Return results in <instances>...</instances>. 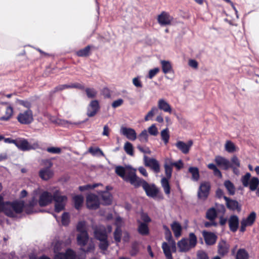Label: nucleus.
<instances>
[{"mask_svg": "<svg viewBox=\"0 0 259 259\" xmlns=\"http://www.w3.org/2000/svg\"><path fill=\"white\" fill-rule=\"evenodd\" d=\"M100 109L99 102L97 100L91 101L87 107V115L89 117L94 116Z\"/></svg>", "mask_w": 259, "mask_h": 259, "instance_id": "nucleus-8", "label": "nucleus"}, {"mask_svg": "<svg viewBox=\"0 0 259 259\" xmlns=\"http://www.w3.org/2000/svg\"><path fill=\"white\" fill-rule=\"evenodd\" d=\"M193 143V141L191 140H189L187 143H185L181 141H179L176 143V146L183 153L186 154L189 153Z\"/></svg>", "mask_w": 259, "mask_h": 259, "instance_id": "nucleus-15", "label": "nucleus"}, {"mask_svg": "<svg viewBox=\"0 0 259 259\" xmlns=\"http://www.w3.org/2000/svg\"><path fill=\"white\" fill-rule=\"evenodd\" d=\"M230 249V245L225 240H221L218 245V253L221 256L227 255Z\"/></svg>", "mask_w": 259, "mask_h": 259, "instance_id": "nucleus-12", "label": "nucleus"}, {"mask_svg": "<svg viewBox=\"0 0 259 259\" xmlns=\"http://www.w3.org/2000/svg\"><path fill=\"white\" fill-rule=\"evenodd\" d=\"M148 137L147 131L144 130L138 136L139 140L144 143H147L148 141Z\"/></svg>", "mask_w": 259, "mask_h": 259, "instance_id": "nucleus-46", "label": "nucleus"}, {"mask_svg": "<svg viewBox=\"0 0 259 259\" xmlns=\"http://www.w3.org/2000/svg\"><path fill=\"white\" fill-rule=\"evenodd\" d=\"M214 161L218 166L222 167L224 170L228 169L230 167H233L229 160L221 156H217L214 159Z\"/></svg>", "mask_w": 259, "mask_h": 259, "instance_id": "nucleus-19", "label": "nucleus"}, {"mask_svg": "<svg viewBox=\"0 0 259 259\" xmlns=\"http://www.w3.org/2000/svg\"><path fill=\"white\" fill-rule=\"evenodd\" d=\"M158 107L164 112L171 113V108L170 105L163 99H160L158 102Z\"/></svg>", "mask_w": 259, "mask_h": 259, "instance_id": "nucleus-26", "label": "nucleus"}, {"mask_svg": "<svg viewBox=\"0 0 259 259\" xmlns=\"http://www.w3.org/2000/svg\"><path fill=\"white\" fill-rule=\"evenodd\" d=\"M124 150L125 152L131 156H134V149L133 145L129 142H126L124 146Z\"/></svg>", "mask_w": 259, "mask_h": 259, "instance_id": "nucleus-51", "label": "nucleus"}, {"mask_svg": "<svg viewBox=\"0 0 259 259\" xmlns=\"http://www.w3.org/2000/svg\"><path fill=\"white\" fill-rule=\"evenodd\" d=\"M13 113V109L12 106H9L6 108L5 115L0 117V120L8 121L12 117Z\"/></svg>", "mask_w": 259, "mask_h": 259, "instance_id": "nucleus-41", "label": "nucleus"}, {"mask_svg": "<svg viewBox=\"0 0 259 259\" xmlns=\"http://www.w3.org/2000/svg\"><path fill=\"white\" fill-rule=\"evenodd\" d=\"M93 46L88 45L82 49L77 51L76 54L77 56L80 57H88L90 55V50Z\"/></svg>", "mask_w": 259, "mask_h": 259, "instance_id": "nucleus-33", "label": "nucleus"}, {"mask_svg": "<svg viewBox=\"0 0 259 259\" xmlns=\"http://www.w3.org/2000/svg\"><path fill=\"white\" fill-rule=\"evenodd\" d=\"M210 189L209 182H204L201 183L198 191V197L202 200H205L208 197Z\"/></svg>", "mask_w": 259, "mask_h": 259, "instance_id": "nucleus-7", "label": "nucleus"}, {"mask_svg": "<svg viewBox=\"0 0 259 259\" xmlns=\"http://www.w3.org/2000/svg\"><path fill=\"white\" fill-rule=\"evenodd\" d=\"M165 239L168 242L171 241L172 245L174 247H175V242L172 239V234L170 231L165 232Z\"/></svg>", "mask_w": 259, "mask_h": 259, "instance_id": "nucleus-63", "label": "nucleus"}, {"mask_svg": "<svg viewBox=\"0 0 259 259\" xmlns=\"http://www.w3.org/2000/svg\"><path fill=\"white\" fill-rule=\"evenodd\" d=\"M138 231L141 235H148L149 234V229L148 225L145 223L141 222L138 228Z\"/></svg>", "mask_w": 259, "mask_h": 259, "instance_id": "nucleus-32", "label": "nucleus"}, {"mask_svg": "<svg viewBox=\"0 0 259 259\" xmlns=\"http://www.w3.org/2000/svg\"><path fill=\"white\" fill-rule=\"evenodd\" d=\"M53 200V195L48 191L42 192L38 200V204L40 206H45L50 204Z\"/></svg>", "mask_w": 259, "mask_h": 259, "instance_id": "nucleus-10", "label": "nucleus"}, {"mask_svg": "<svg viewBox=\"0 0 259 259\" xmlns=\"http://www.w3.org/2000/svg\"><path fill=\"white\" fill-rule=\"evenodd\" d=\"M115 173L121 177L124 181L129 182L132 185L135 184L138 176L136 175V169L134 168L130 165L123 167L118 165L116 166Z\"/></svg>", "mask_w": 259, "mask_h": 259, "instance_id": "nucleus-1", "label": "nucleus"}, {"mask_svg": "<svg viewBox=\"0 0 259 259\" xmlns=\"http://www.w3.org/2000/svg\"><path fill=\"white\" fill-rule=\"evenodd\" d=\"M189 171L192 174V179L194 181H197L200 177L199 169L196 167H190Z\"/></svg>", "mask_w": 259, "mask_h": 259, "instance_id": "nucleus-42", "label": "nucleus"}, {"mask_svg": "<svg viewBox=\"0 0 259 259\" xmlns=\"http://www.w3.org/2000/svg\"><path fill=\"white\" fill-rule=\"evenodd\" d=\"M171 228L176 237H179L181 235L182 228L179 223L174 222L171 224Z\"/></svg>", "mask_w": 259, "mask_h": 259, "instance_id": "nucleus-28", "label": "nucleus"}, {"mask_svg": "<svg viewBox=\"0 0 259 259\" xmlns=\"http://www.w3.org/2000/svg\"><path fill=\"white\" fill-rule=\"evenodd\" d=\"M167 178H163L161 179V185L162 188H163L164 191L165 193L167 195L170 194V187L169 185L168 180Z\"/></svg>", "mask_w": 259, "mask_h": 259, "instance_id": "nucleus-37", "label": "nucleus"}, {"mask_svg": "<svg viewBox=\"0 0 259 259\" xmlns=\"http://www.w3.org/2000/svg\"><path fill=\"white\" fill-rule=\"evenodd\" d=\"M99 184H87L83 186H80L79 187L78 189L80 191H85L91 189H93L98 186Z\"/></svg>", "mask_w": 259, "mask_h": 259, "instance_id": "nucleus-54", "label": "nucleus"}, {"mask_svg": "<svg viewBox=\"0 0 259 259\" xmlns=\"http://www.w3.org/2000/svg\"><path fill=\"white\" fill-rule=\"evenodd\" d=\"M53 200L55 202V211L59 213L65 209L67 197L65 195H60L57 193L53 194Z\"/></svg>", "mask_w": 259, "mask_h": 259, "instance_id": "nucleus-3", "label": "nucleus"}, {"mask_svg": "<svg viewBox=\"0 0 259 259\" xmlns=\"http://www.w3.org/2000/svg\"><path fill=\"white\" fill-rule=\"evenodd\" d=\"M15 145L22 151H29V142L24 138H18L16 139Z\"/></svg>", "mask_w": 259, "mask_h": 259, "instance_id": "nucleus-22", "label": "nucleus"}, {"mask_svg": "<svg viewBox=\"0 0 259 259\" xmlns=\"http://www.w3.org/2000/svg\"><path fill=\"white\" fill-rule=\"evenodd\" d=\"M224 185L226 188L228 193L230 195H233L235 193V187L234 185L230 180H226Z\"/></svg>", "mask_w": 259, "mask_h": 259, "instance_id": "nucleus-35", "label": "nucleus"}, {"mask_svg": "<svg viewBox=\"0 0 259 259\" xmlns=\"http://www.w3.org/2000/svg\"><path fill=\"white\" fill-rule=\"evenodd\" d=\"M89 240V236L88 233H80L77 235V241L79 245L81 247L85 246Z\"/></svg>", "mask_w": 259, "mask_h": 259, "instance_id": "nucleus-27", "label": "nucleus"}, {"mask_svg": "<svg viewBox=\"0 0 259 259\" xmlns=\"http://www.w3.org/2000/svg\"><path fill=\"white\" fill-rule=\"evenodd\" d=\"M7 203L8 204V207L17 214L21 213L25 207V202L23 200H16L12 202L7 201Z\"/></svg>", "mask_w": 259, "mask_h": 259, "instance_id": "nucleus-6", "label": "nucleus"}, {"mask_svg": "<svg viewBox=\"0 0 259 259\" xmlns=\"http://www.w3.org/2000/svg\"><path fill=\"white\" fill-rule=\"evenodd\" d=\"M164 167L166 178L170 179L172 171V166L170 159H167L165 161Z\"/></svg>", "mask_w": 259, "mask_h": 259, "instance_id": "nucleus-30", "label": "nucleus"}, {"mask_svg": "<svg viewBox=\"0 0 259 259\" xmlns=\"http://www.w3.org/2000/svg\"><path fill=\"white\" fill-rule=\"evenodd\" d=\"M224 199L226 201V204L227 207L231 210H236L240 211L241 209V207L239 205L237 200L232 199L227 196H224Z\"/></svg>", "mask_w": 259, "mask_h": 259, "instance_id": "nucleus-14", "label": "nucleus"}, {"mask_svg": "<svg viewBox=\"0 0 259 259\" xmlns=\"http://www.w3.org/2000/svg\"><path fill=\"white\" fill-rule=\"evenodd\" d=\"M177 244L181 252H187L191 249L188 243V239L186 238H182Z\"/></svg>", "mask_w": 259, "mask_h": 259, "instance_id": "nucleus-24", "label": "nucleus"}, {"mask_svg": "<svg viewBox=\"0 0 259 259\" xmlns=\"http://www.w3.org/2000/svg\"><path fill=\"white\" fill-rule=\"evenodd\" d=\"M172 17H171L167 13L162 12L157 18L158 23L161 26H165L171 23Z\"/></svg>", "mask_w": 259, "mask_h": 259, "instance_id": "nucleus-20", "label": "nucleus"}, {"mask_svg": "<svg viewBox=\"0 0 259 259\" xmlns=\"http://www.w3.org/2000/svg\"><path fill=\"white\" fill-rule=\"evenodd\" d=\"M207 167L213 170V175L219 178H222V174L221 171L218 168L217 166L213 163H209L207 165Z\"/></svg>", "mask_w": 259, "mask_h": 259, "instance_id": "nucleus-43", "label": "nucleus"}, {"mask_svg": "<svg viewBox=\"0 0 259 259\" xmlns=\"http://www.w3.org/2000/svg\"><path fill=\"white\" fill-rule=\"evenodd\" d=\"M94 233L95 238L99 241L108 238L106 228L103 226L95 228Z\"/></svg>", "mask_w": 259, "mask_h": 259, "instance_id": "nucleus-11", "label": "nucleus"}, {"mask_svg": "<svg viewBox=\"0 0 259 259\" xmlns=\"http://www.w3.org/2000/svg\"><path fill=\"white\" fill-rule=\"evenodd\" d=\"M133 186L135 188L142 187L146 195L152 198H156L159 192L158 188L154 183H148L143 179L138 177Z\"/></svg>", "mask_w": 259, "mask_h": 259, "instance_id": "nucleus-2", "label": "nucleus"}, {"mask_svg": "<svg viewBox=\"0 0 259 259\" xmlns=\"http://www.w3.org/2000/svg\"><path fill=\"white\" fill-rule=\"evenodd\" d=\"M114 238L117 243H119L121 241L122 231L119 227H117L114 232Z\"/></svg>", "mask_w": 259, "mask_h": 259, "instance_id": "nucleus-53", "label": "nucleus"}, {"mask_svg": "<svg viewBox=\"0 0 259 259\" xmlns=\"http://www.w3.org/2000/svg\"><path fill=\"white\" fill-rule=\"evenodd\" d=\"M100 195L104 205H109L111 204L112 196L110 192L106 191H102Z\"/></svg>", "mask_w": 259, "mask_h": 259, "instance_id": "nucleus-25", "label": "nucleus"}, {"mask_svg": "<svg viewBox=\"0 0 259 259\" xmlns=\"http://www.w3.org/2000/svg\"><path fill=\"white\" fill-rule=\"evenodd\" d=\"M150 135L156 136L158 134V131L155 124H152L148 128V132Z\"/></svg>", "mask_w": 259, "mask_h": 259, "instance_id": "nucleus-59", "label": "nucleus"}, {"mask_svg": "<svg viewBox=\"0 0 259 259\" xmlns=\"http://www.w3.org/2000/svg\"><path fill=\"white\" fill-rule=\"evenodd\" d=\"M162 248L166 257L172 256L170 248L166 242H164L162 243Z\"/></svg>", "mask_w": 259, "mask_h": 259, "instance_id": "nucleus-50", "label": "nucleus"}, {"mask_svg": "<svg viewBox=\"0 0 259 259\" xmlns=\"http://www.w3.org/2000/svg\"><path fill=\"white\" fill-rule=\"evenodd\" d=\"M161 137L165 145H166L168 143L169 139V131L167 128L163 130L161 132Z\"/></svg>", "mask_w": 259, "mask_h": 259, "instance_id": "nucleus-48", "label": "nucleus"}, {"mask_svg": "<svg viewBox=\"0 0 259 259\" xmlns=\"http://www.w3.org/2000/svg\"><path fill=\"white\" fill-rule=\"evenodd\" d=\"M229 226L231 231L235 232L239 227V218L236 215H232L228 220Z\"/></svg>", "mask_w": 259, "mask_h": 259, "instance_id": "nucleus-21", "label": "nucleus"}, {"mask_svg": "<svg viewBox=\"0 0 259 259\" xmlns=\"http://www.w3.org/2000/svg\"><path fill=\"white\" fill-rule=\"evenodd\" d=\"M100 243L99 244V248L103 251H106L109 246V243L108 238L104 240H100Z\"/></svg>", "mask_w": 259, "mask_h": 259, "instance_id": "nucleus-56", "label": "nucleus"}, {"mask_svg": "<svg viewBox=\"0 0 259 259\" xmlns=\"http://www.w3.org/2000/svg\"><path fill=\"white\" fill-rule=\"evenodd\" d=\"M47 151L49 153L53 154H59L61 152V149L59 147H48L47 149Z\"/></svg>", "mask_w": 259, "mask_h": 259, "instance_id": "nucleus-62", "label": "nucleus"}, {"mask_svg": "<svg viewBox=\"0 0 259 259\" xmlns=\"http://www.w3.org/2000/svg\"><path fill=\"white\" fill-rule=\"evenodd\" d=\"M188 243L191 248H194L197 242V237L194 233H190L189 235V238L188 239Z\"/></svg>", "mask_w": 259, "mask_h": 259, "instance_id": "nucleus-44", "label": "nucleus"}, {"mask_svg": "<svg viewBox=\"0 0 259 259\" xmlns=\"http://www.w3.org/2000/svg\"><path fill=\"white\" fill-rule=\"evenodd\" d=\"M61 222L63 226H68L70 223V216L68 212H65L62 215Z\"/></svg>", "mask_w": 259, "mask_h": 259, "instance_id": "nucleus-55", "label": "nucleus"}, {"mask_svg": "<svg viewBox=\"0 0 259 259\" xmlns=\"http://www.w3.org/2000/svg\"><path fill=\"white\" fill-rule=\"evenodd\" d=\"M217 212L215 208L211 207L206 212V218L209 221H214L217 217Z\"/></svg>", "mask_w": 259, "mask_h": 259, "instance_id": "nucleus-34", "label": "nucleus"}, {"mask_svg": "<svg viewBox=\"0 0 259 259\" xmlns=\"http://www.w3.org/2000/svg\"><path fill=\"white\" fill-rule=\"evenodd\" d=\"M120 133L130 140L135 141L137 139L136 132L133 128L122 127L120 129Z\"/></svg>", "mask_w": 259, "mask_h": 259, "instance_id": "nucleus-16", "label": "nucleus"}, {"mask_svg": "<svg viewBox=\"0 0 259 259\" xmlns=\"http://www.w3.org/2000/svg\"><path fill=\"white\" fill-rule=\"evenodd\" d=\"M17 119L23 124H29L33 121V113L31 110L27 109L23 112L20 113Z\"/></svg>", "mask_w": 259, "mask_h": 259, "instance_id": "nucleus-5", "label": "nucleus"}, {"mask_svg": "<svg viewBox=\"0 0 259 259\" xmlns=\"http://www.w3.org/2000/svg\"><path fill=\"white\" fill-rule=\"evenodd\" d=\"M85 92L88 98L92 99L97 96V91L94 88H87Z\"/></svg>", "mask_w": 259, "mask_h": 259, "instance_id": "nucleus-49", "label": "nucleus"}, {"mask_svg": "<svg viewBox=\"0 0 259 259\" xmlns=\"http://www.w3.org/2000/svg\"><path fill=\"white\" fill-rule=\"evenodd\" d=\"M16 102L23 107L27 108L28 109H30L31 107V103L27 100L17 99Z\"/></svg>", "mask_w": 259, "mask_h": 259, "instance_id": "nucleus-60", "label": "nucleus"}, {"mask_svg": "<svg viewBox=\"0 0 259 259\" xmlns=\"http://www.w3.org/2000/svg\"><path fill=\"white\" fill-rule=\"evenodd\" d=\"M83 197L81 195H76L73 197L74 201V208L77 210H79L83 202Z\"/></svg>", "mask_w": 259, "mask_h": 259, "instance_id": "nucleus-29", "label": "nucleus"}, {"mask_svg": "<svg viewBox=\"0 0 259 259\" xmlns=\"http://www.w3.org/2000/svg\"><path fill=\"white\" fill-rule=\"evenodd\" d=\"M133 83L137 88H141L143 87V84L139 76H137L133 78Z\"/></svg>", "mask_w": 259, "mask_h": 259, "instance_id": "nucleus-64", "label": "nucleus"}, {"mask_svg": "<svg viewBox=\"0 0 259 259\" xmlns=\"http://www.w3.org/2000/svg\"><path fill=\"white\" fill-rule=\"evenodd\" d=\"M76 230L80 233H88L85 229V223L84 222H79L76 226Z\"/></svg>", "mask_w": 259, "mask_h": 259, "instance_id": "nucleus-58", "label": "nucleus"}, {"mask_svg": "<svg viewBox=\"0 0 259 259\" xmlns=\"http://www.w3.org/2000/svg\"><path fill=\"white\" fill-rule=\"evenodd\" d=\"M158 111V109L156 107H153L149 111L147 114L145 116L144 119L145 121H148L150 117H152L156 112Z\"/></svg>", "mask_w": 259, "mask_h": 259, "instance_id": "nucleus-61", "label": "nucleus"}, {"mask_svg": "<svg viewBox=\"0 0 259 259\" xmlns=\"http://www.w3.org/2000/svg\"><path fill=\"white\" fill-rule=\"evenodd\" d=\"M144 163L145 166L150 167L155 172L158 173L160 171V165L156 159L148 158L145 155Z\"/></svg>", "mask_w": 259, "mask_h": 259, "instance_id": "nucleus-9", "label": "nucleus"}, {"mask_svg": "<svg viewBox=\"0 0 259 259\" xmlns=\"http://www.w3.org/2000/svg\"><path fill=\"white\" fill-rule=\"evenodd\" d=\"M256 217V213L254 211H252L246 219H243L241 221L247 224L248 226H251L254 224Z\"/></svg>", "mask_w": 259, "mask_h": 259, "instance_id": "nucleus-31", "label": "nucleus"}, {"mask_svg": "<svg viewBox=\"0 0 259 259\" xmlns=\"http://www.w3.org/2000/svg\"><path fill=\"white\" fill-rule=\"evenodd\" d=\"M100 200L98 196L93 193L89 194L86 197V205L91 210H96L100 207Z\"/></svg>", "mask_w": 259, "mask_h": 259, "instance_id": "nucleus-4", "label": "nucleus"}, {"mask_svg": "<svg viewBox=\"0 0 259 259\" xmlns=\"http://www.w3.org/2000/svg\"><path fill=\"white\" fill-rule=\"evenodd\" d=\"M88 152L94 156H105L103 152L99 147H90L88 149Z\"/></svg>", "mask_w": 259, "mask_h": 259, "instance_id": "nucleus-38", "label": "nucleus"}, {"mask_svg": "<svg viewBox=\"0 0 259 259\" xmlns=\"http://www.w3.org/2000/svg\"><path fill=\"white\" fill-rule=\"evenodd\" d=\"M202 235L207 245H212L215 243L217 236L214 233L203 231Z\"/></svg>", "mask_w": 259, "mask_h": 259, "instance_id": "nucleus-13", "label": "nucleus"}, {"mask_svg": "<svg viewBox=\"0 0 259 259\" xmlns=\"http://www.w3.org/2000/svg\"><path fill=\"white\" fill-rule=\"evenodd\" d=\"M251 178V174L249 172H246L245 175L241 177V181L244 187H247L249 186Z\"/></svg>", "mask_w": 259, "mask_h": 259, "instance_id": "nucleus-45", "label": "nucleus"}, {"mask_svg": "<svg viewBox=\"0 0 259 259\" xmlns=\"http://www.w3.org/2000/svg\"><path fill=\"white\" fill-rule=\"evenodd\" d=\"M161 64L162 71L164 74L169 73L172 71V66L169 61L162 60L161 61Z\"/></svg>", "mask_w": 259, "mask_h": 259, "instance_id": "nucleus-36", "label": "nucleus"}, {"mask_svg": "<svg viewBox=\"0 0 259 259\" xmlns=\"http://www.w3.org/2000/svg\"><path fill=\"white\" fill-rule=\"evenodd\" d=\"M259 185V179L257 177H252L251 178L249 184V188L250 191H254L257 189Z\"/></svg>", "mask_w": 259, "mask_h": 259, "instance_id": "nucleus-39", "label": "nucleus"}, {"mask_svg": "<svg viewBox=\"0 0 259 259\" xmlns=\"http://www.w3.org/2000/svg\"><path fill=\"white\" fill-rule=\"evenodd\" d=\"M249 254L244 248L239 249L236 255V259H248Z\"/></svg>", "mask_w": 259, "mask_h": 259, "instance_id": "nucleus-40", "label": "nucleus"}, {"mask_svg": "<svg viewBox=\"0 0 259 259\" xmlns=\"http://www.w3.org/2000/svg\"><path fill=\"white\" fill-rule=\"evenodd\" d=\"M69 88H70L69 84H60V85L56 87L54 89V90H52L50 92V94H53L56 93L57 92L61 91L65 89H69Z\"/></svg>", "mask_w": 259, "mask_h": 259, "instance_id": "nucleus-57", "label": "nucleus"}, {"mask_svg": "<svg viewBox=\"0 0 259 259\" xmlns=\"http://www.w3.org/2000/svg\"><path fill=\"white\" fill-rule=\"evenodd\" d=\"M54 259H76V253L72 249L68 248L65 253L59 252L56 254Z\"/></svg>", "mask_w": 259, "mask_h": 259, "instance_id": "nucleus-17", "label": "nucleus"}, {"mask_svg": "<svg viewBox=\"0 0 259 259\" xmlns=\"http://www.w3.org/2000/svg\"><path fill=\"white\" fill-rule=\"evenodd\" d=\"M139 251V243L138 242L135 241L132 244L131 250L130 251V255L132 256H135L138 253Z\"/></svg>", "mask_w": 259, "mask_h": 259, "instance_id": "nucleus-47", "label": "nucleus"}, {"mask_svg": "<svg viewBox=\"0 0 259 259\" xmlns=\"http://www.w3.org/2000/svg\"><path fill=\"white\" fill-rule=\"evenodd\" d=\"M4 212L9 217H13L14 213L13 211L8 207V204L7 201H4V197L0 195V212Z\"/></svg>", "mask_w": 259, "mask_h": 259, "instance_id": "nucleus-18", "label": "nucleus"}, {"mask_svg": "<svg viewBox=\"0 0 259 259\" xmlns=\"http://www.w3.org/2000/svg\"><path fill=\"white\" fill-rule=\"evenodd\" d=\"M225 150L229 153H233L236 150L235 145L231 141H227L225 144Z\"/></svg>", "mask_w": 259, "mask_h": 259, "instance_id": "nucleus-52", "label": "nucleus"}, {"mask_svg": "<svg viewBox=\"0 0 259 259\" xmlns=\"http://www.w3.org/2000/svg\"><path fill=\"white\" fill-rule=\"evenodd\" d=\"M53 176V171L49 167H46L40 170L39 176L43 180L47 181Z\"/></svg>", "mask_w": 259, "mask_h": 259, "instance_id": "nucleus-23", "label": "nucleus"}]
</instances>
